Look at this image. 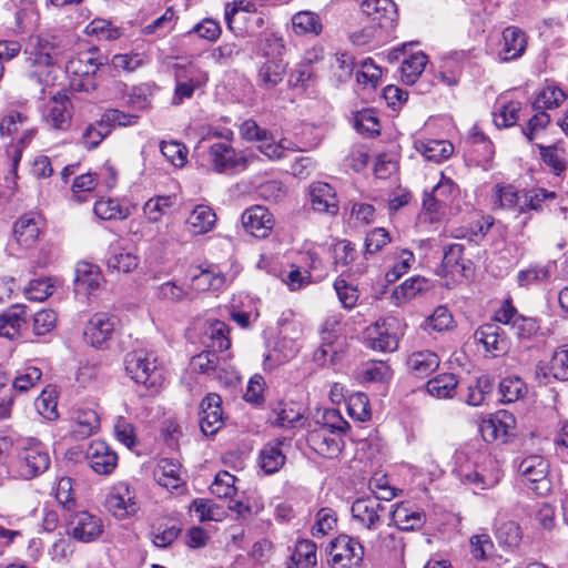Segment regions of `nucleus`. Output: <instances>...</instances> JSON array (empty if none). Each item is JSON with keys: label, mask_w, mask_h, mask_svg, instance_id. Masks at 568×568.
Returning a JSON list of instances; mask_svg holds the SVG:
<instances>
[{"label": "nucleus", "mask_w": 568, "mask_h": 568, "mask_svg": "<svg viewBox=\"0 0 568 568\" xmlns=\"http://www.w3.org/2000/svg\"><path fill=\"white\" fill-rule=\"evenodd\" d=\"M26 324V312L22 306H13L0 314V337L13 341L20 336Z\"/></svg>", "instance_id": "2f4dec72"}, {"label": "nucleus", "mask_w": 568, "mask_h": 568, "mask_svg": "<svg viewBox=\"0 0 568 568\" xmlns=\"http://www.w3.org/2000/svg\"><path fill=\"white\" fill-rule=\"evenodd\" d=\"M216 222V214L213 209L205 204L196 205L190 213L186 224L193 234L210 232Z\"/></svg>", "instance_id": "473e14b6"}, {"label": "nucleus", "mask_w": 568, "mask_h": 568, "mask_svg": "<svg viewBox=\"0 0 568 568\" xmlns=\"http://www.w3.org/2000/svg\"><path fill=\"white\" fill-rule=\"evenodd\" d=\"M72 104L67 95H54L44 105L43 120L53 130L67 131L71 125Z\"/></svg>", "instance_id": "f8f14e48"}, {"label": "nucleus", "mask_w": 568, "mask_h": 568, "mask_svg": "<svg viewBox=\"0 0 568 568\" xmlns=\"http://www.w3.org/2000/svg\"><path fill=\"white\" fill-rule=\"evenodd\" d=\"M90 468L98 475H110L118 465V455L103 440H93L85 450Z\"/></svg>", "instance_id": "9d476101"}, {"label": "nucleus", "mask_w": 568, "mask_h": 568, "mask_svg": "<svg viewBox=\"0 0 568 568\" xmlns=\"http://www.w3.org/2000/svg\"><path fill=\"white\" fill-rule=\"evenodd\" d=\"M42 219L34 213H27L20 216L13 224V236L22 247H31L39 240L43 231Z\"/></svg>", "instance_id": "aec40b11"}, {"label": "nucleus", "mask_w": 568, "mask_h": 568, "mask_svg": "<svg viewBox=\"0 0 568 568\" xmlns=\"http://www.w3.org/2000/svg\"><path fill=\"white\" fill-rule=\"evenodd\" d=\"M102 275L98 267L90 264H80L75 271V284L80 288L88 290L89 292L95 291L100 287Z\"/></svg>", "instance_id": "8fccbe9b"}, {"label": "nucleus", "mask_w": 568, "mask_h": 568, "mask_svg": "<svg viewBox=\"0 0 568 568\" xmlns=\"http://www.w3.org/2000/svg\"><path fill=\"white\" fill-rule=\"evenodd\" d=\"M336 523V513L332 508H321L316 514L315 523L312 527V535L315 537L325 536L328 531L334 529Z\"/></svg>", "instance_id": "338daca9"}, {"label": "nucleus", "mask_w": 568, "mask_h": 568, "mask_svg": "<svg viewBox=\"0 0 568 568\" xmlns=\"http://www.w3.org/2000/svg\"><path fill=\"white\" fill-rule=\"evenodd\" d=\"M273 413L272 423L281 428L292 429L303 424L301 407L295 403L281 404L278 409H274Z\"/></svg>", "instance_id": "e433bc0d"}, {"label": "nucleus", "mask_w": 568, "mask_h": 568, "mask_svg": "<svg viewBox=\"0 0 568 568\" xmlns=\"http://www.w3.org/2000/svg\"><path fill=\"white\" fill-rule=\"evenodd\" d=\"M439 357L432 351L413 353L407 359L409 371L417 377H426L439 366Z\"/></svg>", "instance_id": "f704fd0d"}, {"label": "nucleus", "mask_w": 568, "mask_h": 568, "mask_svg": "<svg viewBox=\"0 0 568 568\" xmlns=\"http://www.w3.org/2000/svg\"><path fill=\"white\" fill-rule=\"evenodd\" d=\"M549 371L558 381H568V345L557 348L549 362Z\"/></svg>", "instance_id": "0e129e2a"}, {"label": "nucleus", "mask_w": 568, "mask_h": 568, "mask_svg": "<svg viewBox=\"0 0 568 568\" xmlns=\"http://www.w3.org/2000/svg\"><path fill=\"white\" fill-rule=\"evenodd\" d=\"M521 103L518 101H500L494 112V123L498 128H509L519 120Z\"/></svg>", "instance_id": "37998d69"}, {"label": "nucleus", "mask_w": 568, "mask_h": 568, "mask_svg": "<svg viewBox=\"0 0 568 568\" xmlns=\"http://www.w3.org/2000/svg\"><path fill=\"white\" fill-rule=\"evenodd\" d=\"M30 123L31 121L27 112L9 110L0 122V134L7 136L18 134Z\"/></svg>", "instance_id": "49530a36"}, {"label": "nucleus", "mask_w": 568, "mask_h": 568, "mask_svg": "<svg viewBox=\"0 0 568 568\" xmlns=\"http://www.w3.org/2000/svg\"><path fill=\"white\" fill-rule=\"evenodd\" d=\"M287 63L282 58H268L258 68L257 84L271 90L280 84L286 74Z\"/></svg>", "instance_id": "bb28decb"}, {"label": "nucleus", "mask_w": 568, "mask_h": 568, "mask_svg": "<svg viewBox=\"0 0 568 568\" xmlns=\"http://www.w3.org/2000/svg\"><path fill=\"white\" fill-rule=\"evenodd\" d=\"M222 399L215 394H207L200 404V428L205 436L215 435L223 426Z\"/></svg>", "instance_id": "9b49d317"}, {"label": "nucleus", "mask_w": 568, "mask_h": 568, "mask_svg": "<svg viewBox=\"0 0 568 568\" xmlns=\"http://www.w3.org/2000/svg\"><path fill=\"white\" fill-rule=\"evenodd\" d=\"M205 337L210 339L207 347L212 348L216 354L217 352L226 351L231 346L229 337V326L222 321H213L209 323L205 329Z\"/></svg>", "instance_id": "ea45409f"}, {"label": "nucleus", "mask_w": 568, "mask_h": 568, "mask_svg": "<svg viewBox=\"0 0 568 568\" xmlns=\"http://www.w3.org/2000/svg\"><path fill=\"white\" fill-rule=\"evenodd\" d=\"M155 481L166 489H178L182 486L181 465L171 458H162L159 460L153 470Z\"/></svg>", "instance_id": "c85d7f7f"}, {"label": "nucleus", "mask_w": 568, "mask_h": 568, "mask_svg": "<svg viewBox=\"0 0 568 568\" xmlns=\"http://www.w3.org/2000/svg\"><path fill=\"white\" fill-rule=\"evenodd\" d=\"M114 317L108 313H95L84 327L85 341L95 348H101L111 338L114 331Z\"/></svg>", "instance_id": "a211bd4d"}, {"label": "nucleus", "mask_w": 568, "mask_h": 568, "mask_svg": "<svg viewBox=\"0 0 568 568\" xmlns=\"http://www.w3.org/2000/svg\"><path fill=\"white\" fill-rule=\"evenodd\" d=\"M414 146L426 160L439 163L447 160L454 152L453 144L447 140L420 139Z\"/></svg>", "instance_id": "c756f323"}, {"label": "nucleus", "mask_w": 568, "mask_h": 568, "mask_svg": "<svg viewBox=\"0 0 568 568\" xmlns=\"http://www.w3.org/2000/svg\"><path fill=\"white\" fill-rule=\"evenodd\" d=\"M293 31L297 36H318L323 30L320 16L313 11H300L292 17Z\"/></svg>", "instance_id": "c9c22d12"}, {"label": "nucleus", "mask_w": 568, "mask_h": 568, "mask_svg": "<svg viewBox=\"0 0 568 568\" xmlns=\"http://www.w3.org/2000/svg\"><path fill=\"white\" fill-rule=\"evenodd\" d=\"M51 458L45 446L36 438L22 440L13 462V471L17 478L31 480L45 473Z\"/></svg>", "instance_id": "f257e3e1"}, {"label": "nucleus", "mask_w": 568, "mask_h": 568, "mask_svg": "<svg viewBox=\"0 0 568 568\" xmlns=\"http://www.w3.org/2000/svg\"><path fill=\"white\" fill-rule=\"evenodd\" d=\"M220 357L214 351H205L192 357L190 366L195 373L211 375L215 372Z\"/></svg>", "instance_id": "4d7b16f0"}, {"label": "nucleus", "mask_w": 568, "mask_h": 568, "mask_svg": "<svg viewBox=\"0 0 568 568\" xmlns=\"http://www.w3.org/2000/svg\"><path fill=\"white\" fill-rule=\"evenodd\" d=\"M207 161L211 168L219 173L243 166L246 163L245 158L226 142L213 143L207 151Z\"/></svg>", "instance_id": "2eb2a0df"}, {"label": "nucleus", "mask_w": 568, "mask_h": 568, "mask_svg": "<svg viewBox=\"0 0 568 568\" xmlns=\"http://www.w3.org/2000/svg\"><path fill=\"white\" fill-rule=\"evenodd\" d=\"M501 478V470L497 460L487 458L483 464H477L473 470L462 474V480L474 489H489L495 487Z\"/></svg>", "instance_id": "1a4fd4ad"}, {"label": "nucleus", "mask_w": 568, "mask_h": 568, "mask_svg": "<svg viewBox=\"0 0 568 568\" xmlns=\"http://www.w3.org/2000/svg\"><path fill=\"white\" fill-rule=\"evenodd\" d=\"M494 196L497 207L517 210L519 213H523V194H520L514 185H496Z\"/></svg>", "instance_id": "79ce46f5"}, {"label": "nucleus", "mask_w": 568, "mask_h": 568, "mask_svg": "<svg viewBox=\"0 0 568 568\" xmlns=\"http://www.w3.org/2000/svg\"><path fill=\"white\" fill-rule=\"evenodd\" d=\"M105 504L113 516L120 519L135 515L140 509L135 493L126 483L118 484L108 495Z\"/></svg>", "instance_id": "6e6552de"}, {"label": "nucleus", "mask_w": 568, "mask_h": 568, "mask_svg": "<svg viewBox=\"0 0 568 568\" xmlns=\"http://www.w3.org/2000/svg\"><path fill=\"white\" fill-rule=\"evenodd\" d=\"M495 535L498 542L507 547H516L521 540L520 527L513 520L499 524Z\"/></svg>", "instance_id": "13d9d810"}, {"label": "nucleus", "mask_w": 568, "mask_h": 568, "mask_svg": "<svg viewBox=\"0 0 568 568\" xmlns=\"http://www.w3.org/2000/svg\"><path fill=\"white\" fill-rule=\"evenodd\" d=\"M67 529L75 540L91 542L100 537L103 525L99 517L88 511H78L71 515Z\"/></svg>", "instance_id": "0eeeda50"}, {"label": "nucleus", "mask_w": 568, "mask_h": 568, "mask_svg": "<svg viewBox=\"0 0 568 568\" xmlns=\"http://www.w3.org/2000/svg\"><path fill=\"white\" fill-rule=\"evenodd\" d=\"M85 33L88 36H94L99 40L113 41L122 36L121 30L118 27L105 19H94L85 27Z\"/></svg>", "instance_id": "864d4df0"}, {"label": "nucleus", "mask_w": 568, "mask_h": 568, "mask_svg": "<svg viewBox=\"0 0 568 568\" xmlns=\"http://www.w3.org/2000/svg\"><path fill=\"white\" fill-rule=\"evenodd\" d=\"M430 288L432 283L428 278L412 276L393 290L390 300L396 306H403Z\"/></svg>", "instance_id": "5701e85b"}, {"label": "nucleus", "mask_w": 568, "mask_h": 568, "mask_svg": "<svg viewBox=\"0 0 568 568\" xmlns=\"http://www.w3.org/2000/svg\"><path fill=\"white\" fill-rule=\"evenodd\" d=\"M163 156L174 166L182 168L187 161V149L178 141H163L160 144Z\"/></svg>", "instance_id": "6e6d98bb"}, {"label": "nucleus", "mask_w": 568, "mask_h": 568, "mask_svg": "<svg viewBox=\"0 0 568 568\" xmlns=\"http://www.w3.org/2000/svg\"><path fill=\"white\" fill-rule=\"evenodd\" d=\"M548 469V462L540 455H529L523 458L518 465L520 476L527 484H530L529 488L538 495H544L549 490Z\"/></svg>", "instance_id": "39448f33"}, {"label": "nucleus", "mask_w": 568, "mask_h": 568, "mask_svg": "<svg viewBox=\"0 0 568 568\" xmlns=\"http://www.w3.org/2000/svg\"><path fill=\"white\" fill-rule=\"evenodd\" d=\"M475 339L483 344L485 351L494 357L506 354L509 349V339L497 323H486L478 327Z\"/></svg>", "instance_id": "f3484780"}, {"label": "nucleus", "mask_w": 568, "mask_h": 568, "mask_svg": "<svg viewBox=\"0 0 568 568\" xmlns=\"http://www.w3.org/2000/svg\"><path fill=\"white\" fill-rule=\"evenodd\" d=\"M369 345L375 351L393 352L398 346L397 337L376 326L368 329Z\"/></svg>", "instance_id": "5fc2aeb1"}, {"label": "nucleus", "mask_w": 568, "mask_h": 568, "mask_svg": "<svg viewBox=\"0 0 568 568\" xmlns=\"http://www.w3.org/2000/svg\"><path fill=\"white\" fill-rule=\"evenodd\" d=\"M111 132L110 126L102 116L100 121L89 125L82 134V143L88 149L97 148Z\"/></svg>", "instance_id": "052dcab7"}, {"label": "nucleus", "mask_w": 568, "mask_h": 568, "mask_svg": "<svg viewBox=\"0 0 568 568\" xmlns=\"http://www.w3.org/2000/svg\"><path fill=\"white\" fill-rule=\"evenodd\" d=\"M30 64L34 68H49L53 65L59 55L55 45L47 38L32 36L26 47Z\"/></svg>", "instance_id": "6ab92c4d"}, {"label": "nucleus", "mask_w": 568, "mask_h": 568, "mask_svg": "<svg viewBox=\"0 0 568 568\" xmlns=\"http://www.w3.org/2000/svg\"><path fill=\"white\" fill-rule=\"evenodd\" d=\"M390 514L394 525L403 531L419 529L426 521L423 510L405 503L397 504Z\"/></svg>", "instance_id": "393cba45"}, {"label": "nucleus", "mask_w": 568, "mask_h": 568, "mask_svg": "<svg viewBox=\"0 0 568 568\" xmlns=\"http://www.w3.org/2000/svg\"><path fill=\"white\" fill-rule=\"evenodd\" d=\"M288 328H291L293 336H287L286 334L281 336L276 342L275 347L266 355L265 365H270V367L281 365L297 354L301 346L300 339L303 333L302 326L295 323Z\"/></svg>", "instance_id": "ddd939ff"}, {"label": "nucleus", "mask_w": 568, "mask_h": 568, "mask_svg": "<svg viewBox=\"0 0 568 568\" xmlns=\"http://www.w3.org/2000/svg\"><path fill=\"white\" fill-rule=\"evenodd\" d=\"M235 480L229 471H220L210 487L211 493L219 498H232L236 494Z\"/></svg>", "instance_id": "bf43d9fd"}, {"label": "nucleus", "mask_w": 568, "mask_h": 568, "mask_svg": "<svg viewBox=\"0 0 568 568\" xmlns=\"http://www.w3.org/2000/svg\"><path fill=\"white\" fill-rule=\"evenodd\" d=\"M166 375L164 353L148 351L144 355V388L151 396L158 395L165 387Z\"/></svg>", "instance_id": "423d86ee"}, {"label": "nucleus", "mask_w": 568, "mask_h": 568, "mask_svg": "<svg viewBox=\"0 0 568 568\" xmlns=\"http://www.w3.org/2000/svg\"><path fill=\"white\" fill-rule=\"evenodd\" d=\"M363 13L381 26L393 23L397 17L393 0H364L361 4Z\"/></svg>", "instance_id": "7c9ffc66"}, {"label": "nucleus", "mask_w": 568, "mask_h": 568, "mask_svg": "<svg viewBox=\"0 0 568 568\" xmlns=\"http://www.w3.org/2000/svg\"><path fill=\"white\" fill-rule=\"evenodd\" d=\"M458 381L452 373L439 374L427 382V392L437 398H452L456 392Z\"/></svg>", "instance_id": "58836bf2"}, {"label": "nucleus", "mask_w": 568, "mask_h": 568, "mask_svg": "<svg viewBox=\"0 0 568 568\" xmlns=\"http://www.w3.org/2000/svg\"><path fill=\"white\" fill-rule=\"evenodd\" d=\"M526 392V384L518 376L505 377L499 383L500 402L505 404L517 402Z\"/></svg>", "instance_id": "de8ad7c7"}, {"label": "nucleus", "mask_w": 568, "mask_h": 568, "mask_svg": "<svg viewBox=\"0 0 568 568\" xmlns=\"http://www.w3.org/2000/svg\"><path fill=\"white\" fill-rule=\"evenodd\" d=\"M527 48V36L518 27L510 26L503 31V43L499 59L504 62L520 58Z\"/></svg>", "instance_id": "4be33fe9"}, {"label": "nucleus", "mask_w": 568, "mask_h": 568, "mask_svg": "<svg viewBox=\"0 0 568 568\" xmlns=\"http://www.w3.org/2000/svg\"><path fill=\"white\" fill-rule=\"evenodd\" d=\"M311 204L314 211L335 215L338 212V200L334 189L325 182H315L310 186Z\"/></svg>", "instance_id": "b1692460"}, {"label": "nucleus", "mask_w": 568, "mask_h": 568, "mask_svg": "<svg viewBox=\"0 0 568 568\" xmlns=\"http://www.w3.org/2000/svg\"><path fill=\"white\" fill-rule=\"evenodd\" d=\"M100 428V418L93 409L79 408L73 413L71 435L74 439H84Z\"/></svg>", "instance_id": "cd10ccee"}, {"label": "nucleus", "mask_w": 568, "mask_h": 568, "mask_svg": "<svg viewBox=\"0 0 568 568\" xmlns=\"http://www.w3.org/2000/svg\"><path fill=\"white\" fill-rule=\"evenodd\" d=\"M181 528L173 519H160L152 524L150 537L154 546L165 548L179 536Z\"/></svg>", "instance_id": "72a5a7b5"}, {"label": "nucleus", "mask_w": 568, "mask_h": 568, "mask_svg": "<svg viewBox=\"0 0 568 568\" xmlns=\"http://www.w3.org/2000/svg\"><path fill=\"white\" fill-rule=\"evenodd\" d=\"M291 558L298 568L315 567L317 564L315 542L310 539L298 540Z\"/></svg>", "instance_id": "a18cd8bd"}, {"label": "nucleus", "mask_w": 568, "mask_h": 568, "mask_svg": "<svg viewBox=\"0 0 568 568\" xmlns=\"http://www.w3.org/2000/svg\"><path fill=\"white\" fill-rule=\"evenodd\" d=\"M566 94L561 89L548 85L538 93L534 102V108L535 110H551L558 108L564 102Z\"/></svg>", "instance_id": "603ef678"}, {"label": "nucleus", "mask_w": 568, "mask_h": 568, "mask_svg": "<svg viewBox=\"0 0 568 568\" xmlns=\"http://www.w3.org/2000/svg\"><path fill=\"white\" fill-rule=\"evenodd\" d=\"M191 511L200 521L221 520V508L210 499L197 498L191 505Z\"/></svg>", "instance_id": "680f3d73"}, {"label": "nucleus", "mask_w": 568, "mask_h": 568, "mask_svg": "<svg viewBox=\"0 0 568 568\" xmlns=\"http://www.w3.org/2000/svg\"><path fill=\"white\" fill-rule=\"evenodd\" d=\"M428 58L423 52H416L404 59L400 65L402 81L407 85H413L422 75Z\"/></svg>", "instance_id": "4c0bfd02"}, {"label": "nucleus", "mask_w": 568, "mask_h": 568, "mask_svg": "<svg viewBox=\"0 0 568 568\" xmlns=\"http://www.w3.org/2000/svg\"><path fill=\"white\" fill-rule=\"evenodd\" d=\"M550 277V271L547 265H535L523 270L517 275V282L521 287H529L534 284L542 283Z\"/></svg>", "instance_id": "69168bd1"}, {"label": "nucleus", "mask_w": 568, "mask_h": 568, "mask_svg": "<svg viewBox=\"0 0 568 568\" xmlns=\"http://www.w3.org/2000/svg\"><path fill=\"white\" fill-rule=\"evenodd\" d=\"M356 71V81L364 89H375L382 78V69L372 58H366L359 62Z\"/></svg>", "instance_id": "c03bdc74"}, {"label": "nucleus", "mask_w": 568, "mask_h": 568, "mask_svg": "<svg viewBox=\"0 0 568 568\" xmlns=\"http://www.w3.org/2000/svg\"><path fill=\"white\" fill-rule=\"evenodd\" d=\"M240 133L246 141L260 143V151L271 160H280L286 156L287 152H295L296 145L286 139L275 142L266 129L261 128L254 120H245L240 126Z\"/></svg>", "instance_id": "f03ea898"}, {"label": "nucleus", "mask_w": 568, "mask_h": 568, "mask_svg": "<svg viewBox=\"0 0 568 568\" xmlns=\"http://www.w3.org/2000/svg\"><path fill=\"white\" fill-rule=\"evenodd\" d=\"M199 271L192 276V287L197 292L222 291L235 277V273H225L219 265H210L206 268L199 267Z\"/></svg>", "instance_id": "dca6fc26"}, {"label": "nucleus", "mask_w": 568, "mask_h": 568, "mask_svg": "<svg viewBox=\"0 0 568 568\" xmlns=\"http://www.w3.org/2000/svg\"><path fill=\"white\" fill-rule=\"evenodd\" d=\"M557 194L542 187H532L523 193L521 212L541 211L548 202H554Z\"/></svg>", "instance_id": "a19ab883"}, {"label": "nucleus", "mask_w": 568, "mask_h": 568, "mask_svg": "<svg viewBox=\"0 0 568 568\" xmlns=\"http://www.w3.org/2000/svg\"><path fill=\"white\" fill-rule=\"evenodd\" d=\"M244 230L254 237L265 239L274 227L272 213L262 205L246 209L242 214Z\"/></svg>", "instance_id": "4468645a"}, {"label": "nucleus", "mask_w": 568, "mask_h": 568, "mask_svg": "<svg viewBox=\"0 0 568 568\" xmlns=\"http://www.w3.org/2000/svg\"><path fill=\"white\" fill-rule=\"evenodd\" d=\"M94 213L101 220H122L126 219L130 214L129 206L120 205L115 200H101L94 204Z\"/></svg>", "instance_id": "3c124183"}, {"label": "nucleus", "mask_w": 568, "mask_h": 568, "mask_svg": "<svg viewBox=\"0 0 568 568\" xmlns=\"http://www.w3.org/2000/svg\"><path fill=\"white\" fill-rule=\"evenodd\" d=\"M307 442L315 452L325 457H333L341 452L339 443L325 436L322 430L311 432Z\"/></svg>", "instance_id": "09e8293b"}, {"label": "nucleus", "mask_w": 568, "mask_h": 568, "mask_svg": "<svg viewBox=\"0 0 568 568\" xmlns=\"http://www.w3.org/2000/svg\"><path fill=\"white\" fill-rule=\"evenodd\" d=\"M414 261L415 256L413 252L408 250L399 251L395 257L394 265L385 275L386 281L389 283L397 281L409 271Z\"/></svg>", "instance_id": "774afa93"}, {"label": "nucleus", "mask_w": 568, "mask_h": 568, "mask_svg": "<svg viewBox=\"0 0 568 568\" xmlns=\"http://www.w3.org/2000/svg\"><path fill=\"white\" fill-rule=\"evenodd\" d=\"M329 564L332 568H351L362 561L363 546L347 535H339L329 544Z\"/></svg>", "instance_id": "20e7f679"}, {"label": "nucleus", "mask_w": 568, "mask_h": 568, "mask_svg": "<svg viewBox=\"0 0 568 568\" xmlns=\"http://www.w3.org/2000/svg\"><path fill=\"white\" fill-rule=\"evenodd\" d=\"M395 496L394 491L387 489V494L374 498L365 497L356 499L351 508L353 518L363 527L376 530L382 525V515L385 513L381 499L388 500Z\"/></svg>", "instance_id": "7ed1b4c3"}, {"label": "nucleus", "mask_w": 568, "mask_h": 568, "mask_svg": "<svg viewBox=\"0 0 568 568\" xmlns=\"http://www.w3.org/2000/svg\"><path fill=\"white\" fill-rule=\"evenodd\" d=\"M368 404V397L364 393L353 394L347 399V413L358 422H366L371 418Z\"/></svg>", "instance_id": "e2e57ef3"}, {"label": "nucleus", "mask_w": 568, "mask_h": 568, "mask_svg": "<svg viewBox=\"0 0 568 568\" xmlns=\"http://www.w3.org/2000/svg\"><path fill=\"white\" fill-rule=\"evenodd\" d=\"M284 442V438L274 439L260 450L257 464L265 474L277 473L284 466L286 459L282 450Z\"/></svg>", "instance_id": "a878e982"}, {"label": "nucleus", "mask_w": 568, "mask_h": 568, "mask_svg": "<svg viewBox=\"0 0 568 568\" xmlns=\"http://www.w3.org/2000/svg\"><path fill=\"white\" fill-rule=\"evenodd\" d=\"M515 417L507 410L497 412L494 417L484 420L480 425V433L486 442L503 440L506 442L511 430L515 428Z\"/></svg>", "instance_id": "412c9836"}]
</instances>
